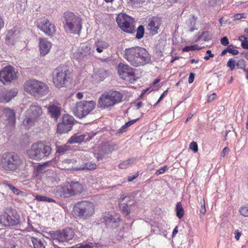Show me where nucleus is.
I'll use <instances>...</instances> for the list:
<instances>
[{
    "label": "nucleus",
    "instance_id": "f257e3e1",
    "mask_svg": "<svg viewBox=\"0 0 248 248\" xmlns=\"http://www.w3.org/2000/svg\"><path fill=\"white\" fill-rule=\"evenodd\" d=\"M124 58L134 67L144 65L151 61L150 56L146 49L140 46L126 48L124 51Z\"/></svg>",
    "mask_w": 248,
    "mask_h": 248
},
{
    "label": "nucleus",
    "instance_id": "f03ea898",
    "mask_svg": "<svg viewBox=\"0 0 248 248\" xmlns=\"http://www.w3.org/2000/svg\"><path fill=\"white\" fill-rule=\"evenodd\" d=\"M62 21L66 32L73 34H79L82 28L80 18L72 12H66L63 15Z\"/></svg>",
    "mask_w": 248,
    "mask_h": 248
},
{
    "label": "nucleus",
    "instance_id": "7ed1b4c3",
    "mask_svg": "<svg viewBox=\"0 0 248 248\" xmlns=\"http://www.w3.org/2000/svg\"><path fill=\"white\" fill-rule=\"evenodd\" d=\"M51 148L49 145L42 142L33 143L31 148L27 151L30 158L33 159H41L48 156L51 153Z\"/></svg>",
    "mask_w": 248,
    "mask_h": 248
},
{
    "label": "nucleus",
    "instance_id": "20e7f679",
    "mask_svg": "<svg viewBox=\"0 0 248 248\" xmlns=\"http://www.w3.org/2000/svg\"><path fill=\"white\" fill-rule=\"evenodd\" d=\"M24 90L34 96H44L49 91L48 87L45 83L36 80H31L24 84Z\"/></svg>",
    "mask_w": 248,
    "mask_h": 248
},
{
    "label": "nucleus",
    "instance_id": "39448f33",
    "mask_svg": "<svg viewBox=\"0 0 248 248\" xmlns=\"http://www.w3.org/2000/svg\"><path fill=\"white\" fill-rule=\"evenodd\" d=\"M74 209L77 216L84 219L89 218L94 213V206L93 203L86 201L77 203Z\"/></svg>",
    "mask_w": 248,
    "mask_h": 248
},
{
    "label": "nucleus",
    "instance_id": "423d86ee",
    "mask_svg": "<svg viewBox=\"0 0 248 248\" xmlns=\"http://www.w3.org/2000/svg\"><path fill=\"white\" fill-rule=\"evenodd\" d=\"M122 95L119 92L114 91L106 94H102L98 100V107L105 108L113 106L122 100Z\"/></svg>",
    "mask_w": 248,
    "mask_h": 248
},
{
    "label": "nucleus",
    "instance_id": "0eeeda50",
    "mask_svg": "<svg viewBox=\"0 0 248 248\" xmlns=\"http://www.w3.org/2000/svg\"><path fill=\"white\" fill-rule=\"evenodd\" d=\"M1 161L2 168L6 170H15L21 164V160L19 156L14 153L4 154Z\"/></svg>",
    "mask_w": 248,
    "mask_h": 248
},
{
    "label": "nucleus",
    "instance_id": "6e6552de",
    "mask_svg": "<svg viewBox=\"0 0 248 248\" xmlns=\"http://www.w3.org/2000/svg\"><path fill=\"white\" fill-rule=\"evenodd\" d=\"M19 223V215L11 208H7L4 214L0 215V224L4 226H15Z\"/></svg>",
    "mask_w": 248,
    "mask_h": 248
},
{
    "label": "nucleus",
    "instance_id": "1a4fd4ad",
    "mask_svg": "<svg viewBox=\"0 0 248 248\" xmlns=\"http://www.w3.org/2000/svg\"><path fill=\"white\" fill-rule=\"evenodd\" d=\"M116 20L118 27L124 31L132 33L135 31V20L131 16L121 13L117 16Z\"/></svg>",
    "mask_w": 248,
    "mask_h": 248
},
{
    "label": "nucleus",
    "instance_id": "9d476101",
    "mask_svg": "<svg viewBox=\"0 0 248 248\" xmlns=\"http://www.w3.org/2000/svg\"><path fill=\"white\" fill-rule=\"evenodd\" d=\"M95 103L93 101H82L77 103L73 108L76 116L82 118L89 114L95 108Z\"/></svg>",
    "mask_w": 248,
    "mask_h": 248
},
{
    "label": "nucleus",
    "instance_id": "9b49d317",
    "mask_svg": "<svg viewBox=\"0 0 248 248\" xmlns=\"http://www.w3.org/2000/svg\"><path fill=\"white\" fill-rule=\"evenodd\" d=\"M51 239L54 245L60 242H63L72 240L74 236V232L71 229L68 228L62 231L51 232Z\"/></svg>",
    "mask_w": 248,
    "mask_h": 248
},
{
    "label": "nucleus",
    "instance_id": "f8f14e48",
    "mask_svg": "<svg viewBox=\"0 0 248 248\" xmlns=\"http://www.w3.org/2000/svg\"><path fill=\"white\" fill-rule=\"evenodd\" d=\"M135 71V69L122 62L118 66V72L121 78L131 83L136 80Z\"/></svg>",
    "mask_w": 248,
    "mask_h": 248
},
{
    "label": "nucleus",
    "instance_id": "ddd939ff",
    "mask_svg": "<svg viewBox=\"0 0 248 248\" xmlns=\"http://www.w3.org/2000/svg\"><path fill=\"white\" fill-rule=\"evenodd\" d=\"M42 114V109L37 105H32L27 111V117L23 122L25 125L28 126L32 125L35 121Z\"/></svg>",
    "mask_w": 248,
    "mask_h": 248
},
{
    "label": "nucleus",
    "instance_id": "4468645a",
    "mask_svg": "<svg viewBox=\"0 0 248 248\" xmlns=\"http://www.w3.org/2000/svg\"><path fill=\"white\" fill-rule=\"evenodd\" d=\"M36 26L38 29L49 36H52L56 31L54 24L51 23L49 20L45 17L39 19L37 21Z\"/></svg>",
    "mask_w": 248,
    "mask_h": 248
},
{
    "label": "nucleus",
    "instance_id": "2eb2a0df",
    "mask_svg": "<svg viewBox=\"0 0 248 248\" xmlns=\"http://www.w3.org/2000/svg\"><path fill=\"white\" fill-rule=\"evenodd\" d=\"M53 80L58 88L64 86L67 82V73L65 70L61 67L56 68L53 72Z\"/></svg>",
    "mask_w": 248,
    "mask_h": 248
},
{
    "label": "nucleus",
    "instance_id": "dca6fc26",
    "mask_svg": "<svg viewBox=\"0 0 248 248\" xmlns=\"http://www.w3.org/2000/svg\"><path fill=\"white\" fill-rule=\"evenodd\" d=\"M74 118L68 114L64 115L62 118V121L58 123L57 132L60 134L67 133L70 131L74 124Z\"/></svg>",
    "mask_w": 248,
    "mask_h": 248
},
{
    "label": "nucleus",
    "instance_id": "f3484780",
    "mask_svg": "<svg viewBox=\"0 0 248 248\" xmlns=\"http://www.w3.org/2000/svg\"><path fill=\"white\" fill-rule=\"evenodd\" d=\"M16 78L14 68L10 65L5 66L0 71V81L4 84L11 83Z\"/></svg>",
    "mask_w": 248,
    "mask_h": 248
},
{
    "label": "nucleus",
    "instance_id": "a211bd4d",
    "mask_svg": "<svg viewBox=\"0 0 248 248\" xmlns=\"http://www.w3.org/2000/svg\"><path fill=\"white\" fill-rule=\"evenodd\" d=\"M93 52L90 46L84 45L74 53V57L79 60H87L93 56Z\"/></svg>",
    "mask_w": 248,
    "mask_h": 248
},
{
    "label": "nucleus",
    "instance_id": "6ab92c4d",
    "mask_svg": "<svg viewBox=\"0 0 248 248\" xmlns=\"http://www.w3.org/2000/svg\"><path fill=\"white\" fill-rule=\"evenodd\" d=\"M247 62L242 58H235V59H230L227 63V66L230 68L231 71L233 70L236 66L237 69H242L243 70L246 67Z\"/></svg>",
    "mask_w": 248,
    "mask_h": 248
},
{
    "label": "nucleus",
    "instance_id": "aec40b11",
    "mask_svg": "<svg viewBox=\"0 0 248 248\" xmlns=\"http://www.w3.org/2000/svg\"><path fill=\"white\" fill-rule=\"evenodd\" d=\"M2 117L5 124L10 125L15 124L16 117L15 112L13 109L8 108H4Z\"/></svg>",
    "mask_w": 248,
    "mask_h": 248
},
{
    "label": "nucleus",
    "instance_id": "412c9836",
    "mask_svg": "<svg viewBox=\"0 0 248 248\" xmlns=\"http://www.w3.org/2000/svg\"><path fill=\"white\" fill-rule=\"evenodd\" d=\"M161 20L159 18L156 17H153L150 21L148 29L150 30V33L153 35L156 34L161 24Z\"/></svg>",
    "mask_w": 248,
    "mask_h": 248
},
{
    "label": "nucleus",
    "instance_id": "4be33fe9",
    "mask_svg": "<svg viewBox=\"0 0 248 248\" xmlns=\"http://www.w3.org/2000/svg\"><path fill=\"white\" fill-rule=\"evenodd\" d=\"M17 93L18 91L16 89H11L6 92L1 93H0V102L2 103L8 102L16 96Z\"/></svg>",
    "mask_w": 248,
    "mask_h": 248
},
{
    "label": "nucleus",
    "instance_id": "5701e85b",
    "mask_svg": "<svg viewBox=\"0 0 248 248\" xmlns=\"http://www.w3.org/2000/svg\"><path fill=\"white\" fill-rule=\"evenodd\" d=\"M51 43L46 39H39V49L40 54L42 56H45L50 51L51 47Z\"/></svg>",
    "mask_w": 248,
    "mask_h": 248
},
{
    "label": "nucleus",
    "instance_id": "b1692460",
    "mask_svg": "<svg viewBox=\"0 0 248 248\" xmlns=\"http://www.w3.org/2000/svg\"><path fill=\"white\" fill-rule=\"evenodd\" d=\"M57 189L59 192L61 197L69 198L73 196L71 188L69 183L66 185L63 186H58Z\"/></svg>",
    "mask_w": 248,
    "mask_h": 248
},
{
    "label": "nucleus",
    "instance_id": "393cba45",
    "mask_svg": "<svg viewBox=\"0 0 248 248\" xmlns=\"http://www.w3.org/2000/svg\"><path fill=\"white\" fill-rule=\"evenodd\" d=\"M48 113L51 118L57 120L61 114V108L54 104H50L48 107Z\"/></svg>",
    "mask_w": 248,
    "mask_h": 248
},
{
    "label": "nucleus",
    "instance_id": "a878e982",
    "mask_svg": "<svg viewBox=\"0 0 248 248\" xmlns=\"http://www.w3.org/2000/svg\"><path fill=\"white\" fill-rule=\"evenodd\" d=\"M45 241L34 237H30L29 245L33 248H45Z\"/></svg>",
    "mask_w": 248,
    "mask_h": 248
},
{
    "label": "nucleus",
    "instance_id": "bb28decb",
    "mask_svg": "<svg viewBox=\"0 0 248 248\" xmlns=\"http://www.w3.org/2000/svg\"><path fill=\"white\" fill-rule=\"evenodd\" d=\"M71 188L73 195L76 196L81 194L83 191V186L78 182H71L69 183Z\"/></svg>",
    "mask_w": 248,
    "mask_h": 248
},
{
    "label": "nucleus",
    "instance_id": "cd10ccee",
    "mask_svg": "<svg viewBox=\"0 0 248 248\" xmlns=\"http://www.w3.org/2000/svg\"><path fill=\"white\" fill-rule=\"evenodd\" d=\"M107 75L108 74L106 70L101 69L95 72L93 75V78L95 80L98 82L104 80V79L107 77Z\"/></svg>",
    "mask_w": 248,
    "mask_h": 248
},
{
    "label": "nucleus",
    "instance_id": "c85d7f7f",
    "mask_svg": "<svg viewBox=\"0 0 248 248\" xmlns=\"http://www.w3.org/2000/svg\"><path fill=\"white\" fill-rule=\"evenodd\" d=\"M96 165L95 163H93L91 162H88L86 163H83L80 167H76V168H72L71 170H94L96 169Z\"/></svg>",
    "mask_w": 248,
    "mask_h": 248
},
{
    "label": "nucleus",
    "instance_id": "c756f323",
    "mask_svg": "<svg viewBox=\"0 0 248 248\" xmlns=\"http://www.w3.org/2000/svg\"><path fill=\"white\" fill-rule=\"evenodd\" d=\"M0 247L1 248H15V244H11L10 241L6 239L4 236H0Z\"/></svg>",
    "mask_w": 248,
    "mask_h": 248
},
{
    "label": "nucleus",
    "instance_id": "7c9ffc66",
    "mask_svg": "<svg viewBox=\"0 0 248 248\" xmlns=\"http://www.w3.org/2000/svg\"><path fill=\"white\" fill-rule=\"evenodd\" d=\"M96 47V51L98 53H101L104 49H106L108 47V44L104 41H98L95 44Z\"/></svg>",
    "mask_w": 248,
    "mask_h": 248
},
{
    "label": "nucleus",
    "instance_id": "2f4dec72",
    "mask_svg": "<svg viewBox=\"0 0 248 248\" xmlns=\"http://www.w3.org/2000/svg\"><path fill=\"white\" fill-rule=\"evenodd\" d=\"M103 219L107 225H109L111 223H117L119 219L118 217H115L109 214H106L103 217Z\"/></svg>",
    "mask_w": 248,
    "mask_h": 248
},
{
    "label": "nucleus",
    "instance_id": "473e14b6",
    "mask_svg": "<svg viewBox=\"0 0 248 248\" xmlns=\"http://www.w3.org/2000/svg\"><path fill=\"white\" fill-rule=\"evenodd\" d=\"M84 138L85 136L83 135H74L68 140V143L73 144L81 142L84 140Z\"/></svg>",
    "mask_w": 248,
    "mask_h": 248
},
{
    "label": "nucleus",
    "instance_id": "72a5a7b5",
    "mask_svg": "<svg viewBox=\"0 0 248 248\" xmlns=\"http://www.w3.org/2000/svg\"><path fill=\"white\" fill-rule=\"evenodd\" d=\"M133 204V202H128V203H120L119 204L120 208L121 209L122 213L123 214L125 215V216H127L129 215L130 213V210L128 208L129 206H131Z\"/></svg>",
    "mask_w": 248,
    "mask_h": 248
},
{
    "label": "nucleus",
    "instance_id": "f704fd0d",
    "mask_svg": "<svg viewBox=\"0 0 248 248\" xmlns=\"http://www.w3.org/2000/svg\"><path fill=\"white\" fill-rule=\"evenodd\" d=\"M115 145H110L108 144H104L102 145L101 150L106 155L109 154L112 152L115 149Z\"/></svg>",
    "mask_w": 248,
    "mask_h": 248
},
{
    "label": "nucleus",
    "instance_id": "c9c22d12",
    "mask_svg": "<svg viewBox=\"0 0 248 248\" xmlns=\"http://www.w3.org/2000/svg\"><path fill=\"white\" fill-rule=\"evenodd\" d=\"M176 216L179 218H181L184 214V210L180 202H178L176 205Z\"/></svg>",
    "mask_w": 248,
    "mask_h": 248
},
{
    "label": "nucleus",
    "instance_id": "e433bc0d",
    "mask_svg": "<svg viewBox=\"0 0 248 248\" xmlns=\"http://www.w3.org/2000/svg\"><path fill=\"white\" fill-rule=\"evenodd\" d=\"M134 162V159L133 158L127 159L119 165V168L121 169H124L127 168L129 165L133 164Z\"/></svg>",
    "mask_w": 248,
    "mask_h": 248
},
{
    "label": "nucleus",
    "instance_id": "4c0bfd02",
    "mask_svg": "<svg viewBox=\"0 0 248 248\" xmlns=\"http://www.w3.org/2000/svg\"><path fill=\"white\" fill-rule=\"evenodd\" d=\"M144 33V28L142 25H140L139 26L137 30V33L136 35V37L137 39H140L143 37Z\"/></svg>",
    "mask_w": 248,
    "mask_h": 248
},
{
    "label": "nucleus",
    "instance_id": "58836bf2",
    "mask_svg": "<svg viewBox=\"0 0 248 248\" xmlns=\"http://www.w3.org/2000/svg\"><path fill=\"white\" fill-rule=\"evenodd\" d=\"M4 184L7 186L10 189H11L13 193L16 195H18L19 193H20L21 192L18 189H17L15 186H13L12 185L8 183V182L5 181L4 182Z\"/></svg>",
    "mask_w": 248,
    "mask_h": 248
},
{
    "label": "nucleus",
    "instance_id": "ea45409f",
    "mask_svg": "<svg viewBox=\"0 0 248 248\" xmlns=\"http://www.w3.org/2000/svg\"><path fill=\"white\" fill-rule=\"evenodd\" d=\"M211 39V36L209 35V33L208 31H203L202 32L201 35L199 36V37L197 39V41H199L201 39L204 40V41H208Z\"/></svg>",
    "mask_w": 248,
    "mask_h": 248
},
{
    "label": "nucleus",
    "instance_id": "a19ab883",
    "mask_svg": "<svg viewBox=\"0 0 248 248\" xmlns=\"http://www.w3.org/2000/svg\"><path fill=\"white\" fill-rule=\"evenodd\" d=\"M119 202L120 204V203L132 202L131 201L130 197L122 195L119 199Z\"/></svg>",
    "mask_w": 248,
    "mask_h": 248
},
{
    "label": "nucleus",
    "instance_id": "79ce46f5",
    "mask_svg": "<svg viewBox=\"0 0 248 248\" xmlns=\"http://www.w3.org/2000/svg\"><path fill=\"white\" fill-rule=\"evenodd\" d=\"M195 19L194 18V17H193L191 18H189L187 21L186 23L188 24V25L189 26V31L190 32H192L194 31L195 29L194 28V26H195Z\"/></svg>",
    "mask_w": 248,
    "mask_h": 248
},
{
    "label": "nucleus",
    "instance_id": "37998d69",
    "mask_svg": "<svg viewBox=\"0 0 248 248\" xmlns=\"http://www.w3.org/2000/svg\"><path fill=\"white\" fill-rule=\"evenodd\" d=\"M200 48L199 47L198 45H194L190 46H186L183 48V51L187 52L189 51H193L195 50H198Z\"/></svg>",
    "mask_w": 248,
    "mask_h": 248
},
{
    "label": "nucleus",
    "instance_id": "c03bdc74",
    "mask_svg": "<svg viewBox=\"0 0 248 248\" xmlns=\"http://www.w3.org/2000/svg\"><path fill=\"white\" fill-rule=\"evenodd\" d=\"M234 47V46L232 45H229L227 48L229 53L233 55H236L239 53V51L236 49H233Z\"/></svg>",
    "mask_w": 248,
    "mask_h": 248
},
{
    "label": "nucleus",
    "instance_id": "a18cd8bd",
    "mask_svg": "<svg viewBox=\"0 0 248 248\" xmlns=\"http://www.w3.org/2000/svg\"><path fill=\"white\" fill-rule=\"evenodd\" d=\"M239 212L244 217H248V207H241L239 209Z\"/></svg>",
    "mask_w": 248,
    "mask_h": 248
},
{
    "label": "nucleus",
    "instance_id": "49530a36",
    "mask_svg": "<svg viewBox=\"0 0 248 248\" xmlns=\"http://www.w3.org/2000/svg\"><path fill=\"white\" fill-rule=\"evenodd\" d=\"M68 147L66 145L58 146L57 147L56 152L58 153H64V152L68 150Z\"/></svg>",
    "mask_w": 248,
    "mask_h": 248
},
{
    "label": "nucleus",
    "instance_id": "de8ad7c7",
    "mask_svg": "<svg viewBox=\"0 0 248 248\" xmlns=\"http://www.w3.org/2000/svg\"><path fill=\"white\" fill-rule=\"evenodd\" d=\"M189 148L193 150L194 153H196L198 150V146L197 143L195 141H192L189 145Z\"/></svg>",
    "mask_w": 248,
    "mask_h": 248
},
{
    "label": "nucleus",
    "instance_id": "09e8293b",
    "mask_svg": "<svg viewBox=\"0 0 248 248\" xmlns=\"http://www.w3.org/2000/svg\"><path fill=\"white\" fill-rule=\"evenodd\" d=\"M129 0L128 2L131 3L132 4L140 6V4H142L146 0Z\"/></svg>",
    "mask_w": 248,
    "mask_h": 248
},
{
    "label": "nucleus",
    "instance_id": "8fccbe9b",
    "mask_svg": "<svg viewBox=\"0 0 248 248\" xmlns=\"http://www.w3.org/2000/svg\"><path fill=\"white\" fill-rule=\"evenodd\" d=\"M168 169V167L167 166H164L161 168L160 169L157 170L156 171L155 174L157 175H159L163 173L167 170Z\"/></svg>",
    "mask_w": 248,
    "mask_h": 248
},
{
    "label": "nucleus",
    "instance_id": "3c124183",
    "mask_svg": "<svg viewBox=\"0 0 248 248\" xmlns=\"http://www.w3.org/2000/svg\"><path fill=\"white\" fill-rule=\"evenodd\" d=\"M47 196L36 195L35 199L39 202H45L46 201Z\"/></svg>",
    "mask_w": 248,
    "mask_h": 248
},
{
    "label": "nucleus",
    "instance_id": "603ef678",
    "mask_svg": "<svg viewBox=\"0 0 248 248\" xmlns=\"http://www.w3.org/2000/svg\"><path fill=\"white\" fill-rule=\"evenodd\" d=\"M127 127L125 126V124L121 128H120L117 132L116 133L117 135H120L122 133H123L124 132H125L127 130Z\"/></svg>",
    "mask_w": 248,
    "mask_h": 248
},
{
    "label": "nucleus",
    "instance_id": "864d4df0",
    "mask_svg": "<svg viewBox=\"0 0 248 248\" xmlns=\"http://www.w3.org/2000/svg\"><path fill=\"white\" fill-rule=\"evenodd\" d=\"M220 42L223 46H226L229 45V41L228 38L226 36L223 37L220 40Z\"/></svg>",
    "mask_w": 248,
    "mask_h": 248
},
{
    "label": "nucleus",
    "instance_id": "5fc2aeb1",
    "mask_svg": "<svg viewBox=\"0 0 248 248\" xmlns=\"http://www.w3.org/2000/svg\"><path fill=\"white\" fill-rule=\"evenodd\" d=\"M206 54H209V55L208 56H205L203 58V59L205 60H208L210 59V58H213L214 56V55L212 53L211 51L210 50H208L206 51Z\"/></svg>",
    "mask_w": 248,
    "mask_h": 248
},
{
    "label": "nucleus",
    "instance_id": "6e6d98bb",
    "mask_svg": "<svg viewBox=\"0 0 248 248\" xmlns=\"http://www.w3.org/2000/svg\"><path fill=\"white\" fill-rule=\"evenodd\" d=\"M106 154L104 153L101 150L99 151V153L97 154L96 158L98 160H102L105 157Z\"/></svg>",
    "mask_w": 248,
    "mask_h": 248
},
{
    "label": "nucleus",
    "instance_id": "4d7b16f0",
    "mask_svg": "<svg viewBox=\"0 0 248 248\" xmlns=\"http://www.w3.org/2000/svg\"><path fill=\"white\" fill-rule=\"evenodd\" d=\"M45 166L43 165H39L37 168V171L38 173H42L45 171Z\"/></svg>",
    "mask_w": 248,
    "mask_h": 248
},
{
    "label": "nucleus",
    "instance_id": "13d9d810",
    "mask_svg": "<svg viewBox=\"0 0 248 248\" xmlns=\"http://www.w3.org/2000/svg\"><path fill=\"white\" fill-rule=\"evenodd\" d=\"M139 118H137L136 119L128 121V122L125 123V126H126L127 127L131 126V125L134 124L135 123H136L137 121H138L139 120Z\"/></svg>",
    "mask_w": 248,
    "mask_h": 248
},
{
    "label": "nucleus",
    "instance_id": "bf43d9fd",
    "mask_svg": "<svg viewBox=\"0 0 248 248\" xmlns=\"http://www.w3.org/2000/svg\"><path fill=\"white\" fill-rule=\"evenodd\" d=\"M241 46L242 48L248 50V41H243L241 43Z\"/></svg>",
    "mask_w": 248,
    "mask_h": 248
},
{
    "label": "nucleus",
    "instance_id": "052dcab7",
    "mask_svg": "<svg viewBox=\"0 0 248 248\" xmlns=\"http://www.w3.org/2000/svg\"><path fill=\"white\" fill-rule=\"evenodd\" d=\"M203 204L202 205V202H201V208L200 209V212L202 214H204L206 212V209H205V203H204V200L203 199Z\"/></svg>",
    "mask_w": 248,
    "mask_h": 248
},
{
    "label": "nucleus",
    "instance_id": "680f3d73",
    "mask_svg": "<svg viewBox=\"0 0 248 248\" xmlns=\"http://www.w3.org/2000/svg\"><path fill=\"white\" fill-rule=\"evenodd\" d=\"M216 94L215 93H212L208 97L207 102H210L212 101L216 98Z\"/></svg>",
    "mask_w": 248,
    "mask_h": 248
},
{
    "label": "nucleus",
    "instance_id": "e2e57ef3",
    "mask_svg": "<svg viewBox=\"0 0 248 248\" xmlns=\"http://www.w3.org/2000/svg\"><path fill=\"white\" fill-rule=\"evenodd\" d=\"M168 93V90L165 91L164 92V93L161 95V96H160L159 99L158 100V101L156 102V103L154 105V106H155V105H156L158 103L160 102V101L163 99V98L164 97V96L167 94V93Z\"/></svg>",
    "mask_w": 248,
    "mask_h": 248
},
{
    "label": "nucleus",
    "instance_id": "0e129e2a",
    "mask_svg": "<svg viewBox=\"0 0 248 248\" xmlns=\"http://www.w3.org/2000/svg\"><path fill=\"white\" fill-rule=\"evenodd\" d=\"M195 75L193 73H191L189 75V77L188 78V82L189 83H192L194 79Z\"/></svg>",
    "mask_w": 248,
    "mask_h": 248
},
{
    "label": "nucleus",
    "instance_id": "69168bd1",
    "mask_svg": "<svg viewBox=\"0 0 248 248\" xmlns=\"http://www.w3.org/2000/svg\"><path fill=\"white\" fill-rule=\"evenodd\" d=\"M244 17L243 14H237L234 16V20H239Z\"/></svg>",
    "mask_w": 248,
    "mask_h": 248
},
{
    "label": "nucleus",
    "instance_id": "338daca9",
    "mask_svg": "<svg viewBox=\"0 0 248 248\" xmlns=\"http://www.w3.org/2000/svg\"><path fill=\"white\" fill-rule=\"evenodd\" d=\"M228 152H229L228 148L227 147H225L222 150V152L221 153V156L223 157H224L225 155H226V154L228 153Z\"/></svg>",
    "mask_w": 248,
    "mask_h": 248
},
{
    "label": "nucleus",
    "instance_id": "774afa93",
    "mask_svg": "<svg viewBox=\"0 0 248 248\" xmlns=\"http://www.w3.org/2000/svg\"><path fill=\"white\" fill-rule=\"evenodd\" d=\"M78 248H92V247L88 244H85L78 246Z\"/></svg>",
    "mask_w": 248,
    "mask_h": 248
}]
</instances>
